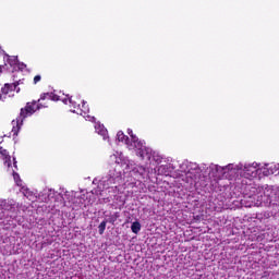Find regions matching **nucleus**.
<instances>
[{
    "label": "nucleus",
    "instance_id": "8",
    "mask_svg": "<svg viewBox=\"0 0 279 279\" xmlns=\"http://www.w3.org/2000/svg\"><path fill=\"white\" fill-rule=\"evenodd\" d=\"M90 112V108L88 107V102L84 101L81 102L78 114H88Z\"/></svg>",
    "mask_w": 279,
    "mask_h": 279
},
{
    "label": "nucleus",
    "instance_id": "6",
    "mask_svg": "<svg viewBox=\"0 0 279 279\" xmlns=\"http://www.w3.org/2000/svg\"><path fill=\"white\" fill-rule=\"evenodd\" d=\"M245 178H256L258 175V168L256 166L244 167Z\"/></svg>",
    "mask_w": 279,
    "mask_h": 279
},
{
    "label": "nucleus",
    "instance_id": "16",
    "mask_svg": "<svg viewBox=\"0 0 279 279\" xmlns=\"http://www.w3.org/2000/svg\"><path fill=\"white\" fill-rule=\"evenodd\" d=\"M128 134H129V136H132V135H134V131H132V129H128Z\"/></svg>",
    "mask_w": 279,
    "mask_h": 279
},
{
    "label": "nucleus",
    "instance_id": "1",
    "mask_svg": "<svg viewBox=\"0 0 279 279\" xmlns=\"http://www.w3.org/2000/svg\"><path fill=\"white\" fill-rule=\"evenodd\" d=\"M43 101H58V96L53 93H44L40 95V98L36 101L27 102L25 108L21 109L20 116L16 120L12 121V133L13 136H19V130H21V125H23V121L27 119V117H32L36 110H40L41 108H47V102Z\"/></svg>",
    "mask_w": 279,
    "mask_h": 279
},
{
    "label": "nucleus",
    "instance_id": "15",
    "mask_svg": "<svg viewBox=\"0 0 279 279\" xmlns=\"http://www.w3.org/2000/svg\"><path fill=\"white\" fill-rule=\"evenodd\" d=\"M134 141H138V136L136 135H131V143H134Z\"/></svg>",
    "mask_w": 279,
    "mask_h": 279
},
{
    "label": "nucleus",
    "instance_id": "12",
    "mask_svg": "<svg viewBox=\"0 0 279 279\" xmlns=\"http://www.w3.org/2000/svg\"><path fill=\"white\" fill-rule=\"evenodd\" d=\"M0 206H1L2 210H12V205H10V204L8 203V201H2V202L0 203Z\"/></svg>",
    "mask_w": 279,
    "mask_h": 279
},
{
    "label": "nucleus",
    "instance_id": "17",
    "mask_svg": "<svg viewBox=\"0 0 279 279\" xmlns=\"http://www.w3.org/2000/svg\"><path fill=\"white\" fill-rule=\"evenodd\" d=\"M13 166L15 167V169H16V158H13Z\"/></svg>",
    "mask_w": 279,
    "mask_h": 279
},
{
    "label": "nucleus",
    "instance_id": "5",
    "mask_svg": "<svg viewBox=\"0 0 279 279\" xmlns=\"http://www.w3.org/2000/svg\"><path fill=\"white\" fill-rule=\"evenodd\" d=\"M19 88V82L15 83H5L4 86L1 88L3 95H9V93H14Z\"/></svg>",
    "mask_w": 279,
    "mask_h": 279
},
{
    "label": "nucleus",
    "instance_id": "14",
    "mask_svg": "<svg viewBox=\"0 0 279 279\" xmlns=\"http://www.w3.org/2000/svg\"><path fill=\"white\" fill-rule=\"evenodd\" d=\"M43 80V77L40 75H36L33 80L34 84H38V82H40Z\"/></svg>",
    "mask_w": 279,
    "mask_h": 279
},
{
    "label": "nucleus",
    "instance_id": "2",
    "mask_svg": "<svg viewBox=\"0 0 279 279\" xmlns=\"http://www.w3.org/2000/svg\"><path fill=\"white\" fill-rule=\"evenodd\" d=\"M63 104H65V106H70L71 108H73L72 112L80 113V106L84 104V100L80 96H70L63 99Z\"/></svg>",
    "mask_w": 279,
    "mask_h": 279
},
{
    "label": "nucleus",
    "instance_id": "7",
    "mask_svg": "<svg viewBox=\"0 0 279 279\" xmlns=\"http://www.w3.org/2000/svg\"><path fill=\"white\" fill-rule=\"evenodd\" d=\"M117 138H118L119 143H125L126 147H128V145H130V137L128 135H125V133H123V131H119L117 133Z\"/></svg>",
    "mask_w": 279,
    "mask_h": 279
},
{
    "label": "nucleus",
    "instance_id": "9",
    "mask_svg": "<svg viewBox=\"0 0 279 279\" xmlns=\"http://www.w3.org/2000/svg\"><path fill=\"white\" fill-rule=\"evenodd\" d=\"M119 217H120L119 211H116L114 214L109 216L107 223H111V226H114V223H117V219H119Z\"/></svg>",
    "mask_w": 279,
    "mask_h": 279
},
{
    "label": "nucleus",
    "instance_id": "3",
    "mask_svg": "<svg viewBox=\"0 0 279 279\" xmlns=\"http://www.w3.org/2000/svg\"><path fill=\"white\" fill-rule=\"evenodd\" d=\"M128 148L138 151L140 156L143 158V143L141 142V140L129 142Z\"/></svg>",
    "mask_w": 279,
    "mask_h": 279
},
{
    "label": "nucleus",
    "instance_id": "11",
    "mask_svg": "<svg viewBox=\"0 0 279 279\" xmlns=\"http://www.w3.org/2000/svg\"><path fill=\"white\" fill-rule=\"evenodd\" d=\"M106 223H108V220L101 221L100 225L98 226L99 234H104V232H106Z\"/></svg>",
    "mask_w": 279,
    "mask_h": 279
},
{
    "label": "nucleus",
    "instance_id": "4",
    "mask_svg": "<svg viewBox=\"0 0 279 279\" xmlns=\"http://www.w3.org/2000/svg\"><path fill=\"white\" fill-rule=\"evenodd\" d=\"M0 158L3 160L4 167H8V169L12 167V157L10 156V151H8V149L1 150Z\"/></svg>",
    "mask_w": 279,
    "mask_h": 279
},
{
    "label": "nucleus",
    "instance_id": "10",
    "mask_svg": "<svg viewBox=\"0 0 279 279\" xmlns=\"http://www.w3.org/2000/svg\"><path fill=\"white\" fill-rule=\"evenodd\" d=\"M131 230L134 234H138V232H141V222L138 221L133 222L131 226Z\"/></svg>",
    "mask_w": 279,
    "mask_h": 279
},
{
    "label": "nucleus",
    "instance_id": "13",
    "mask_svg": "<svg viewBox=\"0 0 279 279\" xmlns=\"http://www.w3.org/2000/svg\"><path fill=\"white\" fill-rule=\"evenodd\" d=\"M13 180L15 181L17 186H21V175H19V173H16L14 171H13Z\"/></svg>",
    "mask_w": 279,
    "mask_h": 279
},
{
    "label": "nucleus",
    "instance_id": "18",
    "mask_svg": "<svg viewBox=\"0 0 279 279\" xmlns=\"http://www.w3.org/2000/svg\"><path fill=\"white\" fill-rule=\"evenodd\" d=\"M4 65H0V73H3Z\"/></svg>",
    "mask_w": 279,
    "mask_h": 279
},
{
    "label": "nucleus",
    "instance_id": "19",
    "mask_svg": "<svg viewBox=\"0 0 279 279\" xmlns=\"http://www.w3.org/2000/svg\"><path fill=\"white\" fill-rule=\"evenodd\" d=\"M1 150H4L3 147L0 146V154H1Z\"/></svg>",
    "mask_w": 279,
    "mask_h": 279
}]
</instances>
